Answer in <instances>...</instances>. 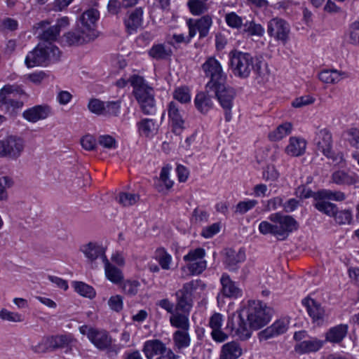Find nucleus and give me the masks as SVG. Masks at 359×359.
<instances>
[{
  "label": "nucleus",
  "mask_w": 359,
  "mask_h": 359,
  "mask_svg": "<svg viewBox=\"0 0 359 359\" xmlns=\"http://www.w3.org/2000/svg\"><path fill=\"white\" fill-rule=\"evenodd\" d=\"M229 57L230 66L235 76L245 79L252 72L259 77L264 75L265 64L258 59L255 60L250 53L235 50L230 52Z\"/></svg>",
  "instance_id": "1"
},
{
  "label": "nucleus",
  "mask_w": 359,
  "mask_h": 359,
  "mask_svg": "<svg viewBox=\"0 0 359 359\" xmlns=\"http://www.w3.org/2000/svg\"><path fill=\"white\" fill-rule=\"evenodd\" d=\"M269 219L271 223L263 221L259 225V230L264 235L272 234L280 240H284L298 228L297 222L292 216L280 212L270 215Z\"/></svg>",
  "instance_id": "2"
},
{
  "label": "nucleus",
  "mask_w": 359,
  "mask_h": 359,
  "mask_svg": "<svg viewBox=\"0 0 359 359\" xmlns=\"http://www.w3.org/2000/svg\"><path fill=\"white\" fill-rule=\"evenodd\" d=\"M128 81L133 88V93L144 114H151L155 110L154 90L143 77L133 75Z\"/></svg>",
  "instance_id": "3"
},
{
  "label": "nucleus",
  "mask_w": 359,
  "mask_h": 359,
  "mask_svg": "<svg viewBox=\"0 0 359 359\" xmlns=\"http://www.w3.org/2000/svg\"><path fill=\"white\" fill-rule=\"evenodd\" d=\"M61 53L58 47L52 43H40L27 54L25 64L28 67L47 66L50 62L58 61Z\"/></svg>",
  "instance_id": "4"
},
{
  "label": "nucleus",
  "mask_w": 359,
  "mask_h": 359,
  "mask_svg": "<svg viewBox=\"0 0 359 359\" xmlns=\"http://www.w3.org/2000/svg\"><path fill=\"white\" fill-rule=\"evenodd\" d=\"M252 330H259L271 320L270 309L257 300H249L241 310Z\"/></svg>",
  "instance_id": "5"
},
{
  "label": "nucleus",
  "mask_w": 359,
  "mask_h": 359,
  "mask_svg": "<svg viewBox=\"0 0 359 359\" xmlns=\"http://www.w3.org/2000/svg\"><path fill=\"white\" fill-rule=\"evenodd\" d=\"M206 285L200 279L192 280L183 284L178 290L176 297L175 311L189 313L193 306V293L198 290H204Z\"/></svg>",
  "instance_id": "6"
},
{
  "label": "nucleus",
  "mask_w": 359,
  "mask_h": 359,
  "mask_svg": "<svg viewBox=\"0 0 359 359\" xmlns=\"http://www.w3.org/2000/svg\"><path fill=\"white\" fill-rule=\"evenodd\" d=\"M74 339L71 335L55 334L42 337L36 345L32 346V350L36 353L53 352L57 349L68 348Z\"/></svg>",
  "instance_id": "7"
},
{
  "label": "nucleus",
  "mask_w": 359,
  "mask_h": 359,
  "mask_svg": "<svg viewBox=\"0 0 359 359\" xmlns=\"http://www.w3.org/2000/svg\"><path fill=\"white\" fill-rule=\"evenodd\" d=\"M79 330L81 334L86 335L88 340L98 350L104 351L111 347L112 338L106 330L86 325L79 327Z\"/></svg>",
  "instance_id": "8"
},
{
  "label": "nucleus",
  "mask_w": 359,
  "mask_h": 359,
  "mask_svg": "<svg viewBox=\"0 0 359 359\" xmlns=\"http://www.w3.org/2000/svg\"><path fill=\"white\" fill-rule=\"evenodd\" d=\"M245 317L241 311L228 318L226 330L232 336L241 340L248 339L252 335V327L246 323Z\"/></svg>",
  "instance_id": "9"
},
{
  "label": "nucleus",
  "mask_w": 359,
  "mask_h": 359,
  "mask_svg": "<svg viewBox=\"0 0 359 359\" xmlns=\"http://www.w3.org/2000/svg\"><path fill=\"white\" fill-rule=\"evenodd\" d=\"M202 69L205 76L210 79L206 84L207 90L226 83V75L223 72L219 61L215 57H208L202 65Z\"/></svg>",
  "instance_id": "10"
},
{
  "label": "nucleus",
  "mask_w": 359,
  "mask_h": 359,
  "mask_svg": "<svg viewBox=\"0 0 359 359\" xmlns=\"http://www.w3.org/2000/svg\"><path fill=\"white\" fill-rule=\"evenodd\" d=\"M25 141L19 136L10 135L0 140V157L16 160L22 154Z\"/></svg>",
  "instance_id": "11"
},
{
  "label": "nucleus",
  "mask_w": 359,
  "mask_h": 359,
  "mask_svg": "<svg viewBox=\"0 0 359 359\" xmlns=\"http://www.w3.org/2000/svg\"><path fill=\"white\" fill-rule=\"evenodd\" d=\"M69 24V18L63 17L57 20L55 25H50L48 21H41L37 24V29L40 30L39 37L41 40L52 43L57 39L62 28Z\"/></svg>",
  "instance_id": "12"
},
{
  "label": "nucleus",
  "mask_w": 359,
  "mask_h": 359,
  "mask_svg": "<svg viewBox=\"0 0 359 359\" xmlns=\"http://www.w3.org/2000/svg\"><path fill=\"white\" fill-rule=\"evenodd\" d=\"M207 91L214 92L222 107L225 111L224 116L226 121H230L231 120V109L236 94L234 90L224 83L219 86L218 85L215 86V88H210L207 90Z\"/></svg>",
  "instance_id": "13"
},
{
  "label": "nucleus",
  "mask_w": 359,
  "mask_h": 359,
  "mask_svg": "<svg viewBox=\"0 0 359 359\" xmlns=\"http://www.w3.org/2000/svg\"><path fill=\"white\" fill-rule=\"evenodd\" d=\"M267 33L271 37L285 45L290 39V24L281 18H273L268 22Z\"/></svg>",
  "instance_id": "14"
},
{
  "label": "nucleus",
  "mask_w": 359,
  "mask_h": 359,
  "mask_svg": "<svg viewBox=\"0 0 359 359\" xmlns=\"http://www.w3.org/2000/svg\"><path fill=\"white\" fill-rule=\"evenodd\" d=\"M97 36L93 31H87L79 25L63 35L64 41L70 46H78L93 41Z\"/></svg>",
  "instance_id": "15"
},
{
  "label": "nucleus",
  "mask_w": 359,
  "mask_h": 359,
  "mask_svg": "<svg viewBox=\"0 0 359 359\" xmlns=\"http://www.w3.org/2000/svg\"><path fill=\"white\" fill-rule=\"evenodd\" d=\"M314 144L318 151L327 158L332 156V137L331 133L326 128L318 130L316 133Z\"/></svg>",
  "instance_id": "16"
},
{
  "label": "nucleus",
  "mask_w": 359,
  "mask_h": 359,
  "mask_svg": "<svg viewBox=\"0 0 359 359\" xmlns=\"http://www.w3.org/2000/svg\"><path fill=\"white\" fill-rule=\"evenodd\" d=\"M212 18L208 15H204L198 20L189 19L187 21V25L189 32V38H193L198 31L200 38H204L208 36L210 28L212 25Z\"/></svg>",
  "instance_id": "17"
},
{
  "label": "nucleus",
  "mask_w": 359,
  "mask_h": 359,
  "mask_svg": "<svg viewBox=\"0 0 359 359\" xmlns=\"http://www.w3.org/2000/svg\"><path fill=\"white\" fill-rule=\"evenodd\" d=\"M245 260V253L242 248L238 251L232 248H226L224 251L223 264L229 271H236L239 264Z\"/></svg>",
  "instance_id": "18"
},
{
  "label": "nucleus",
  "mask_w": 359,
  "mask_h": 359,
  "mask_svg": "<svg viewBox=\"0 0 359 359\" xmlns=\"http://www.w3.org/2000/svg\"><path fill=\"white\" fill-rule=\"evenodd\" d=\"M222 289L220 294L228 298H238L243 294L242 290L233 281L227 273H223L220 278Z\"/></svg>",
  "instance_id": "19"
},
{
  "label": "nucleus",
  "mask_w": 359,
  "mask_h": 359,
  "mask_svg": "<svg viewBox=\"0 0 359 359\" xmlns=\"http://www.w3.org/2000/svg\"><path fill=\"white\" fill-rule=\"evenodd\" d=\"M302 304L306 306L307 312L314 323L322 324L325 318V311L320 304L311 298H304Z\"/></svg>",
  "instance_id": "20"
},
{
  "label": "nucleus",
  "mask_w": 359,
  "mask_h": 359,
  "mask_svg": "<svg viewBox=\"0 0 359 359\" xmlns=\"http://www.w3.org/2000/svg\"><path fill=\"white\" fill-rule=\"evenodd\" d=\"M143 13V9L141 7L136 8L128 13V17L124 20V25L128 34L137 32V29L142 27Z\"/></svg>",
  "instance_id": "21"
},
{
  "label": "nucleus",
  "mask_w": 359,
  "mask_h": 359,
  "mask_svg": "<svg viewBox=\"0 0 359 359\" xmlns=\"http://www.w3.org/2000/svg\"><path fill=\"white\" fill-rule=\"evenodd\" d=\"M50 113V109L46 105H36L25 110L22 116L29 122L36 123L39 120L46 118Z\"/></svg>",
  "instance_id": "22"
},
{
  "label": "nucleus",
  "mask_w": 359,
  "mask_h": 359,
  "mask_svg": "<svg viewBox=\"0 0 359 359\" xmlns=\"http://www.w3.org/2000/svg\"><path fill=\"white\" fill-rule=\"evenodd\" d=\"M100 13L97 9L90 8L85 11L80 17V27L87 31H93L95 34H97L95 30V23L98 20Z\"/></svg>",
  "instance_id": "23"
},
{
  "label": "nucleus",
  "mask_w": 359,
  "mask_h": 359,
  "mask_svg": "<svg viewBox=\"0 0 359 359\" xmlns=\"http://www.w3.org/2000/svg\"><path fill=\"white\" fill-rule=\"evenodd\" d=\"M142 351L148 359H152L155 355L163 353L166 346L159 339H151L144 342Z\"/></svg>",
  "instance_id": "24"
},
{
  "label": "nucleus",
  "mask_w": 359,
  "mask_h": 359,
  "mask_svg": "<svg viewBox=\"0 0 359 359\" xmlns=\"http://www.w3.org/2000/svg\"><path fill=\"white\" fill-rule=\"evenodd\" d=\"M348 327L346 324H340L332 327L325 333V341L339 344L343 341L348 333Z\"/></svg>",
  "instance_id": "25"
},
{
  "label": "nucleus",
  "mask_w": 359,
  "mask_h": 359,
  "mask_svg": "<svg viewBox=\"0 0 359 359\" xmlns=\"http://www.w3.org/2000/svg\"><path fill=\"white\" fill-rule=\"evenodd\" d=\"M81 251L84 254L86 257L91 262L97 259L100 257L103 260V257H106L104 248L96 243L90 242L88 244L82 245L81 247Z\"/></svg>",
  "instance_id": "26"
},
{
  "label": "nucleus",
  "mask_w": 359,
  "mask_h": 359,
  "mask_svg": "<svg viewBox=\"0 0 359 359\" xmlns=\"http://www.w3.org/2000/svg\"><path fill=\"white\" fill-rule=\"evenodd\" d=\"M18 95L27 97V94L18 86L6 85L0 90V107H6L11 97Z\"/></svg>",
  "instance_id": "27"
},
{
  "label": "nucleus",
  "mask_w": 359,
  "mask_h": 359,
  "mask_svg": "<svg viewBox=\"0 0 359 359\" xmlns=\"http://www.w3.org/2000/svg\"><path fill=\"white\" fill-rule=\"evenodd\" d=\"M306 142L304 139L297 137H291L289 144L285 148V152L292 156H299L305 153Z\"/></svg>",
  "instance_id": "28"
},
{
  "label": "nucleus",
  "mask_w": 359,
  "mask_h": 359,
  "mask_svg": "<svg viewBox=\"0 0 359 359\" xmlns=\"http://www.w3.org/2000/svg\"><path fill=\"white\" fill-rule=\"evenodd\" d=\"M288 327V322L280 319L274 322L271 326L266 327L261 332L264 339H269L285 333Z\"/></svg>",
  "instance_id": "29"
},
{
  "label": "nucleus",
  "mask_w": 359,
  "mask_h": 359,
  "mask_svg": "<svg viewBox=\"0 0 359 359\" xmlns=\"http://www.w3.org/2000/svg\"><path fill=\"white\" fill-rule=\"evenodd\" d=\"M348 76L346 72L337 71L336 69H325L318 74V79L322 82L328 84L337 83L341 79L347 78Z\"/></svg>",
  "instance_id": "30"
},
{
  "label": "nucleus",
  "mask_w": 359,
  "mask_h": 359,
  "mask_svg": "<svg viewBox=\"0 0 359 359\" xmlns=\"http://www.w3.org/2000/svg\"><path fill=\"white\" fill-rule=\"evenodd\" d=\"M189 330H177L172 334V340L174 343V349L177 353H181L190 346L191 338L188 332Z\"/></svg>",
  "instance_id": "31"
},
{
  "label": "nucleus",
  "mask_w": 359,
  "mask_h": 359,
  "mask_svg": "<svg viewBox=\"0 0 359 359\" xmlns=\"http://www.w3.org/2000/svg\"><path fill=\"white\" fill-rule=\"evenodd\" d=\"M103 263L107 278L114 284L120 283L123 280L121 270L111 264L107 257H103Z\"/></svg>",
  "instance_id": "32"
},
{
  "label": "nucleus",
  "mask_w": 359,
  "mask_h": 359,
  "mask_svg": "<svg viewBox=\"0 0 359 359\" xmlns=\"http://www.w3.org/2000/svg\"><path fill=\"white\" fill-rule=\"evenodd\" d=\"M242 355V348L235 341L228 342L222 347L219 359H237Z\"/></svg>",
  "instance_id": "33"
},
{
  "label": "nucleus",
  "mask_w": 359,
  "mask_h": 359,
  "mask_svg": "<svg viewBox=\"0 0 359 359\" xmlns=\"http://www.w3.org/2000/svg\"><path fill=\"white\" fill-rule=\"evenodd\" d=\"M140 135L147 137H152L158 130L156 121L151 118H142L137 123Z\"/></svg>",
  "instance_id": "34"
},
{
  "label": "nucleus",
  "mask_w": 359,
  "mask_h": 359,
  "mask_svg": "<svg viewBox=\"0 0 359 359\" xmlns=\"http://www.w3.org/2000/svg\"><path fill=\"white\" fill-rule=\"evenodd\" d=\"M168 110L169 118L175 129H182L184 121L177 104L175 102H170Z\"/></svg>",
  "instance_id": "35"
},
{
  "label": "nucleus",
  "mask_w": 359,
  "mask_h": 359,
  "mask_svg": "<svg viewBox=\"0 0 359 359\" xmlns=\"http://www.w3.org/2000/svg\"><path fill=\"white\" fill-rule=\"evenodd\" d=\"M323 345V341L317 339L304 340L295 346V351L300 353L318 351Z\"/></svg>",
  "instance_id": "36"
},
{
  "label": "nucleus",
  "mask_w": 359,
  "mask_h": 359,
  "mask_svg": "<svg viewBox=\"0 0 359 359\" xmlns=\"http://www.w3.org/2000/svg\"><path fill=\"white\" fill-rule=\"evenodd\" d=\"M194 103L197 109L203 114L207 113L213 105L212 97L203 92L196 95Z\"/></svg>",
  "instance_id": "37"
},
{
  "label": "nucleus",
  "mask_w": 359,
  "mask_h": 359,
  "mask_svg": "<svg viewBox=\"0 0 359 359\" xmlns=\"http://www.w3.org/2000/svg\"><path fill=\"white\" fill-rule=\"evenodd\" d=\"M189 313H179V311L172 313V316L170 318L171 325L180 329V330H189Z\"/></svg>",
  "instance_id": "38"
},
{
  "label": "nucleus",
  "mask_w": 359,
  "mask_h": 359,
  "mask_svg": "<svg viewBox=\"0 0 359 359\" xmlns=\"http://www.w3.org/2000/svg\"><path fill=\"white\" fill-rule=\"evenodd\" d=\"M326 200L327 199H316V202L313 203V206L319 212L333 217L337 210V206L334 203L327 201Z\"/></svg>",
  "instance_id": "39"
},
{
  "label": "nucleus",
  "mask_w": 359,
  "mask_h": 359,
  "mask_svg": "<svg viewBox=\"0 0 359 359\" xmlns=\"http://www.w3.org/2000/svg\"><path fill=\"white\" fill-rule=\"evenodd\" d=\"M172 52L170 48H166L162 43L154 45L149 50V55L156 60H164L172 55Z\"/></svg>",
  "instance_id": "40"
},
{
  "label": "nucleus",
  "mask_w": 359,
  "mask_h": 359,
  "mask_svg": "<svg viewBox=\"0 0 359 359\" xmlns=\"http://www.w3.org/2000/svg\"><path fill=\"white\" fill-rule=\"evenodd\" d=\"M292 124L289 122H285L278 126L273 131L269 134V138L271 141H278L287 136L291 133Z\"/></svg>",
  "instance_id": "41"
},
{
  "label": "nucleus",
  "mask_w": 359,
  "mask_h": 359,
  "mask_svg": "<svg viewBox=\"0 0 359 359\" xmlns=\"http://www.w3.org/2000/svg\"><path fill=\"white\" fill-rule=\"evenodd\" d=\"M317 197L319 199H327L336 201H342L346 198L344 193L339 191L322 189L318 191Z\"/></svg>",
  "instance_id": "42"
},
{
  "label": "nucleus",
  "mask_w": 359,
  "mask_h": 359,
  "mask_svg": "<svg viewBox=\"0 0 359 359\" xmlns=\"http://www.w3.org/2000/svg\"><path fill=\"white\" fill-rule=\"evenodd\" d=\"M73 287L75 291L81 296L90 299H93L95 296V292L93 287L83 282H74Z\"/></svg>",
  "instance_id": "43"
},
{
  "label": "nucleus",
  "mask_w": 359,
  "mask_h": 359,
  "mask_svg": "<svg viewBox=\"0 0 359 359\" xmlns=\"http://www.w3.org/2000/svg\"><path fill=\"white\" fill-rule=\"evenodd\" d=\"M187 6L191 14L194 15H200L205 13L209 8L207 3L199 0H189Z\"/></svg>",
  "instance_id": "44"
},
{
  "label": "nucleus",
  "mask_w": 359,
  "mask_h": 359,
  "mask_svg": "<svg viewBox=\"0 0 359 359\" xmlns=\"http://www.w3.org/2000/svg\"><path fill=\"white\" fill-rule=\"evenodd\" d=\"M139 200V196L135 194L128 192H121L118 194V201L124 207H128L135 205Z\"/></svg>",
  "instance_id": "45"
},
{
  "label": "nucleus",
  "mask_w": 359,
  "mask_h": 359,
  "mask_svg": "<svg viewBox=\"0 0 359 359\" xmlns=\"http://www.w3.org/2000/svg\"><path fill=\"white\" fill-rule=\"evenodd\" d=\"M0 318L12 323H21L24 320V317L22 314L10 311L6 309H2L0 311Z\"/></svg>",
  "instance_id": "46"
},
{
  "label": "nucleus",
  "mask_w": 359,
  "mask_h": 359,
  "mask_svg": "<svg viewBox=\"0 0 359 359\" xmlns=\"http://www.w3.org/2000/svg\"><path fill=\"white\" fill-rule=\"evenodd\" d=\"M207 267L205 260H199L198 262H188L187 269L189 270L190 275H200Z\"/></svg>",
  "instance_id": "47"
},
{
  "label": "nucleus",
  "mask_w": 359,
  "mask_h": 359,
  "mask_svg": "<svg viewBox=\"0 0 359 359\" xmlns=\"http://www.w3.org/2000/svg\"><path fill=\"white\" fill-rule=\"evenodd\" d=\"M244 32L251 36H262L264 34V29L260 24H256L254 22H247L244 25Z\"/></svg>",
  "instance_id": "48"
},
{
  "label": "nucleus",
  "mask_w": 359,
  "mask_h": 359,
  "mask_svg": "<svg viewBox=\"0 0 359 359\" xmlns=\"http://www.w3.org/2000/svg\"><path fill=\"white\" fill-rule=\"evenodd\" d=\"M205 255V250L201 248H198L190 250L188 254L184 256L183 259L187 262H198L199 260H204L203 258Z\"/></svg>",
  "instance_id": "49"
},
{
  "label": "nucleus",
  "mask_w": 359,
  "mask_h": 359,
  "mask_svg": "<svg viewBox=\"0 0 359 359\" xmlns=\"http://www.w3.org/2000/svg\"><path fill=\"white\" fill-rule=\"evenodd\" d=\"M335 222L341 225L346 224H351L352 220L351 212L348 210H344L341 211H336V214L333 216Z\"/></svg>",
  "instance_id": "50"
},
{
  "label": "nucleus",
  "mask_w": 359,
  "mask_h": 359,
  "mask_svg": "<svg viewBox=\"0 0 359 359\" xmlns=\"http://www.w3.org/2000/svg\"><path fill=\"white\" fill-rule=\"evenodd\" d=\"M318 194V191L314 192L311 189L307 188L305 185L299 186L295 191V194L297 197L302 198H313L315 201L316 199H319L317 197Z\"/></svg>",
  "instance_id": "51"
},
{
  "label": "nucleus",
  "mask_w": 359,
  "mask_h": 359,
  "mask_svg": "<svg viewBox=\"0 0 359 359\" xmlns=\"http://www.w3.org/2000/svg\"><path fill=\"white\" fill-rule=\"evenodd\" d=\"M174 98L181 103H187L191 100L189 90L187 87H181L174 92Z\"/></svg>",
  "instance_id": "52"
},
{
  "label": "nucleus",
  "mask_w": 359,
  "mask_h": 359,
  "mask_svg": "<svg viewBox=\"0 0 359 359\" xmlns=\"http://www.w3.org/2000/svg\"><path fill=\"white\" fill-rule=\"evenodd\" d=\"M97 142L100 146L108 149H115L117 147L116 140L109 135L99 136Z\"/></svg>",
  "instance_id": "53"
},
{
  "label": "nucleus",
  "mask_w": 359,
  "mask_h": 359,
  "mask_svg": "<svg viewBox=\"0 0 359 359\" xmlns=\"http://www.w3.org/2000/svg\"><path fill=\"white\" fill-rule=\"evenodd\" d=\"M88 108L93 114H104V102L98 99H91L88 102Z\"/></svg>",
  "instance_id": "54"
},
{
  "label": "nucleus",
  "mask_w": 359,
  "mask_h": 359,
  "mask_svg": "<svg viewBox=\"0 0 359 359\" xmlns=\"http://www.w3.org/2000/svg\"><path fill=\"white\" fill-rule=\"evenodd\" d=\"M139 286V281L128 280L123 283L122 290L128 295H135L137 293Z\"/></svg>",
  "instance_id": "55"
},
{
  "label": "nucleus",
  "mask_w": 359,
  "mask_h": 359,
  "mask_svg": "<svg viewBox=\"0 0 359 359\" xmlns=\"http://www.w3.org/2000/svg\"><path fill=\"white\" fill-rule=\"evenodd\" d=\"M108 306L112 311L120 312L123 307V297L118 294L111 296L108 300Z\"/></svg>",
  "instance_id": "56"
},
{
  "label": "nucleus",
  "mask_w": 359,
  "mask_h": 359,
  "mask_svg": "<svg viewBox=\"0 0 359 359\" xmlns=\"http://www.w3.org/2000/svg\"><path fill=\"white\" fill-rule=\"evenodd\" d=\"M191 39V38H189V36L187 38H186L182 34H174L172 35L168 34L166 36L165 40L168 44L175 46L176 43H189Z\"/></svg>",
  "instance_id": "57"
},
{
  "label": "nucleus",
  "mask_w": 359,
  "mask_h": 359,
  "mask_svg": "<svg viewBox=\"0 0 359 359\" xmlns=\"http://www.w3.org/2000/svg\"><path fill=\"white\" fill-rule=\"evenodd\" d=\"M315 98L309 95H306L297 97L292 102V106L295 108H301L314 102Z\"/></svg>",
  "instance_id": "58"
},
{
  "label": "nucleus",
  "mask_w": 359,
  "mask_h": 359,
  "mask_svg": "<svg viewBox=\"0 0 359 359\" xmlns=\"http://www.w3.org/2000/svg\"><path fill=\"white\" fill-rule=\"evenodd\" d=\"M257 204V201L256 200H248L246 201H241L239 202L236 207L235 212L239 214H245L248 210L253 208Z\"/></svg>",
  "instance_id": "59"
},
{
  "label": "nucleus",
  "mask_w": 359,
  "mask_h": 359,
  "mask_svg": "<svg viewBox=\"0 0 359 359\" xmlns=\"http://www.w3.org/2000/svg\"><path fill=\"white\" fill-rule=\"evenodd\" d=\"M225 20L227 25L233 28H239L243 25L242 18L233 12L226 14Z\"/></svg>",
  "instance_id": "60"
},
{
  "label": "nucleus",
  "mask_w": 359,
  "mask_h": 359,
  "mask_svg": "<svg viewBox=\"0 0 359 359\" xmlns=\"http://www.w3.org/2000/svg\"><path fill=\"white\" fill-rule=\"evenodd\" d=\"M220 230V224L214 223L203 229L201 236L205 238H209L217 234Z\"/></svg>",
  "instance_id": "61"
},
{
  "label": "nucleus",
  "mask_w": 359,
  "mask_h": 359,
  "mask_svg": "<svg viewBox=\"0 0 359 359\" xmlns=\"http://www.w3.org/2000/svg\"><path fill=\"white\" fill-rule=\"evenodd\" d=\"M81 144L84 149L93 150L96 147V140L90 135H86L81 139Z\"/></svg>",
  "instance_id": "62"
},
{
  "label": "nucleus",
  "mask_w": 359,
  "mask_h": 359,
  "mask_svg": "<svg viewBox=\"0 0 359 359\" xmlns=\"http://www.w3.org/2000/svg\"><path fill=\"white\" fill-rule=\"evenodd\" d=\"M120 110V102H108L104 103V114L117 116Z\"/></svg>",
  "instance_id": "63"
},
{
  "label": "nucleus",
  "mask_w": 359,
  "mask_h": 359,
  "mask_svg": "<svg viewBox=\"0 0 359 359\" xmlns=\"http://www.w3.org/2000/svg\"><path fill=\"white\" fill-rule=\"evenodd\" d=\"M350 41L353 44H359V22H353L350 29Z\"/></svg>",
  "instance_id": "64"
}]
</instances>
